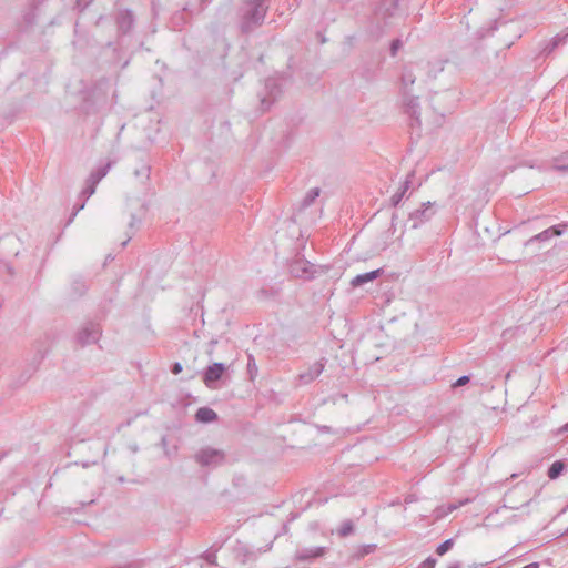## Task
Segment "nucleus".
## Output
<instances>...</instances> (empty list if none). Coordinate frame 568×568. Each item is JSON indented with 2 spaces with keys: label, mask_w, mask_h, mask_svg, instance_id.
<instances>
[{
  "label": "nucleus",
  "mask_w": 568,
  "mask_h": 568,
  "mask_svg": "<svg viewBox=\"0 0 568 568\" xmlns=\"http://www.w3.org/2000/svg\"><path fill=\"white\" fill-rule=\"evenodd\" d=\"M325 358H321L320 361L312 364L306 372H303L298 375V381L302 384H310L315 381L325 368Z\"/></svg>",
  "instance_id": "obj_6"
},
{
  "label": "nucleus",
  "mask_w": 568,
  "mask_h": 568,
  "mask_svg": "<svg viewBox=\"0 0 568 568\" xmlns=\"http://www.w3.org/2000/svg\"><path fill=\"white\" fill-rule=\"evenodd\" d=\"M405 109L406 112L415 120L417 125H420V119H419V103L417 97H409L405 99Z\"/></svg>",
  "instance_id": "obj_12"
},
{
  "label": "nucleus",
  "mask_w": 568,
  "mask_h": 568,
  "mask_svg": "<svg viewBox=\"0 0 568 568\" xmlns=\"http://www.w3.org/2000/svg\"><path fill=\"white\" fill-rule=\"evenodd\" d=\"M396 219H397V214H393V216H392V225H395Z\"/></svg>",
  "instance_id": "obj_34"
},
{
  "label": "nucleus",
  "mask_w": 568,
  "mask_h": 568,
  "mask_svg": "<svg viewBox=\"0 0 568 568\" xmlns=\"http://www.w3.org/2000/svg\"><path fill=\"white\" fill-rule=\"evenodd\" d=\"M562 429L566 430V432L568 430V423L564 426Z\"/></svg>",
  "instance_id": "obj_40"
},
{
  "label": "nucleus",
  "mask_w": 568,
  "mask_h": 568,
  "mask_svg": "<svg viewBox=\"0 0 568 568\" xmlns=\"http://www.w3.org/2000/svg\"><path fill=\"white\" fill-rule=\"evenodd\" d=\"M373 548H375V545H369V546H367V550H371V549H373Z\"/></svg>",
  "instance_id": "obj_39"
},
{
  "label": "nucleus",
  "mask_w": 568,
  "mask_h": 568,
  "mask_svg": "<svg viewBox=\"0 0 568 568\" xmlns=\"http://www.w3.org/2000/svg\"><path fill=\"white\" fill-rule=\"evenodd\" d=\"M383 272H384L383 268H377V270H374L371 272L358 274L352 278L351 285L353 287L363 286L364 284L372 282V281L376 280L377 277H379L383 274Z\"/></svg>",
  "instance_id": "obj_10"
},
{
  "label": "nucleus",
  "mask_w": 568,
  "mask_h": 568,
  "mask_svg": "<svg viewBox=\"0 0 568 568\" xmlns=\"http://www.w3.org/2000/svg\"><path fill=\"white\" fill-rule=\"evenodd\" d=\"M327 548L323 546L303 547L296 549L294 552V561L296 562H313L316 559L325 556Z\"/></svg>",
  "instance_id": "obj_3"
},
{
  "label": "nucleus",
  "mask_w": 568,
  "mask_h": 568,
  "mask_svg": "<svg viewBox=\"0 0 568 568\" xmlns=\"http://www.w3.org/2000/svg\"><path fill=\"white\" fill-rule=\"evenodd\" d=\"M453 545H454V539H452V538L443 541L442 544H439L437 546L436 554L439 556L445 555L448 550L452 549Z\"/></svg>",
  "instance_id": "obj_22"
},
{
  "label": "nucleus",
  "mask_w": 568,
  "mask_h": 568,
  "mask_svg": "<svg viewBox=\"0 0 568 568\" xmlns=\"http://www.w3.org/2000/svg\"><path fill=\"white\" fill-rule=\"evenodd\" d=\"M109 171V164L100 168L97 172H93L89 176V181L92 182V184L98 185V183L106 175Z\"/></svg>",
  "instance_id": "obj_20"
},
{
  "label": "nucleus",
  "mask_w": 568,
  "mask_h": 568,
  "mask_svg": "<svg viewBox=\"0 0 568 568\" xmlns=\"http://www.w3.org/2000/svg\"><path fill=\"white\" fill-rule=\"evenodd\" d=\"M413 178L414 173L412 172L406 176L405 181L402 183L399 189L392 195L390 203L393 206H397L402 202V200L406 195V192L410 187Z\"/></svg>",
  "instance_id": "obj_11"
},
{
  "label": "nucleus",
  "mask_w": 568,
  "mask_h": 568,
  "mask_svg": "<svg viewBox=\"0 0 568 568\" xmlns=\"http://www.w3.org/2000/svg\"><path fill=\"white\" fill-rule=\"evenodd\" d=\"M415 80H416V78H415L414 73L410 70L405 69L403 71V74L400 78L402 88L404 90H407L409 87H412L415 83Z\"/></svg>",
  "instance_id": "obj_19"
},
{
  "label": "nucleus",
  "mask_w": 568,
  "mask_h": 568,
  "mask_svg": "<svg viewBox=\"0 0 568 568\" xmlns=\"http://www.w3.org/2000/svg\"><path fill=\"white\" fill-rule=\"evenodd\" d=\"M436 560L433 558H427L419 568H435Z\"/></svg>",
  "instance_id": "obj_26"
},
{
  "label": "nucleus",
  "mask_w": 568,
  "mask_h": 568,
  "mask_svg": "<svg viewBox=\"0 0 568 568\" xmlns=\"http://www.w3.org/2000/svg\"><path fill=\"white\" fill-rule=\"evenodd\" d=\"M528 504H529V500H527V501L523 503V505H521V506H527Z\"/></svg>",
  "instance_id": "obj_41"
},
{
  "label": "nucleus",
  "mask_w": 568,
  "mask_h": 568,
  "mask_svg": "<svg viewBox=\"0 0 568 568\" xmlns=\"http://www.w3.org/2000/svg\"><path fill=\"white\" fill-rule=\"evenodd\" d=\"M126 18L129 19V26L132 23V17L130 14H126Z\"/></svg>",
  "instance_id": "obj_35"
},
{
  "label": "nucleus",
  "mask_w": 568,
  "mask_h": 568,
  "mask_svg": "<svg viewBox=\"0 0 568 568\" xmlns=\"http://www.w3.org/2000/svg\"><path fill=\"white\" fill-rule=\"evenodd\" d=\"M290 272L293 276L300 277V278H312L314 271L313 265L304 260H295L290 265Z\"/></svg>",
  "instance_id": "obj_7"
},
{
  "label": "nucleus",
  "mask_w": 568,
  "mask_h": 568,
  "mask_svg": "<svg viewBox=\"0 0 568 568\" xmlns=\"http://www.w3.org/2000/svg\"><path fill=\"white\" fill-rule=\"evenodd\" d=\"M101 336V328L98 324H88L78 333V341L81 345L94 343Z\"/></svg>",
  "instance_id": "obj_5"
},
{
  "label": "nucleus",
  "mask_w": 568,
  "mask_h": 568,
  "mask_svg": "<svg viewBox=\"0 0 568 568\" xmlns=\"http://www.w3.org/2000/svg\"><path fill=\"white\" fill-rule=\"evenodd\" d=\"M268 0H245L240 9V28L248 33L261 27L268 9Z\"/></svg>",
  "instance_id": "obj_1"
},
{
  "label": "nucleus",
  "mask_w": 568,
  "mask_h": 568,
  "mask_svg": "<svg viewBox=\"0 0 568 568\" xmlns=\"http://www.w3.org/2000/svg\"><path fill=\"white\" fill-rule=\"evenodd\" d=\"M562 232H564V230H562L561 225L551 226V227L540 232L539 234L530 237L525 243V245L526 246L531 245L534 242H537V241H539V242L548 241V240L552 239L554 236L560 235Z\"/></svg>",
  "instance_id": "obj_9"
},
{
  "label": "nucleus",
  "mask_w": 568,
  "mask_h": 568,
  "mask_svg": "<svg viewBox=\"0 0 568 568\" xmlns=\"http://www.w3.org/2000/svg\"><path fill=\"white\" fill-rule=\"evenodd\" d=\"M205 559L210 564H215L216 561V555L214 552H205Z\"/></svg>",
  "instance_id": "obj_29"
},
{
  "label": "nucleus",
  "mask_w": 568,
  "mask_h": 568,
  "mask_svg": "<svg viewBox=\"0 0 568 568\" xmlns=\"http://www.w3.org/2000/svg\"><path fill=\"white\" fill-rule=\"evenodd\" d=\"M195 458L202 466H217L224 460V454L217 449L204 448L196 454Z\"/></svg>",
  "instance_id": "obj_4"
},
{
  "label": "nucleus",
  "mask_w": 568,
  "mask_h": 568,
  "mask_svg": "<svg viewBox=\"0 0 568 568\" xmlns=\"http://www.w3.org/2000/svg\"><path fill=\"white\" fill-rule=\"evenodd\" d=\"M129 240H130V239H128V240H125L124 242H122V244H121V245H122V247H124V246L128 244Z\"/></svg>",
  "instance_id": "obj_36"
},
{
  "label": "nucleus",
  "mask_w": 568,
  "mask_h": 568,
  "mask_svg": "<svg viewBox=\"0 0 568 568\" xmlns=\"http://www.w3.org/2000/svg\"><path fill=\"white\" fill-rule=\"evenodd\" d=\"M448 568H460V564L456 561L454 564H450Z\"/></svg>",
  "instance_id": "obj_32"
},
{
  "label": "nucleus",
  "mask_w": 568,
  "mask_h": 568,
  "mask_svg": "<svg viewBox=\"0 0 568 568\" xmlns=\"http://www.w3.org/2000/svg\"><path fill=\"white\" fill-rule=\"evenodd\" d=\"M321 194V189L320 187H313L304 196L303 201H302V206L303 207H307L310 206L311 204L314 203V201L320 196Z\"/></svg>",
  "instance_id": "obj_17"
},
{
  "label": "nucleus",
  "mask_w": 568,
  "mask_h": 568,
  "mask_svg": "<svg viewBox=\"0 0 568 568\" xmlns=\"http://www.w3.org/2000/svg\"><path fill=\"white\" fill-rule=\"evenodd\" d=\"M224 371L225 366L223 363H213L207 366L203 375L204 384L211 387L212 383L217 382L222 377Z\"/></svg>",
  "instance_id": "obj_8"
},
{
  "label": "nucleus",
  "mask_w": 568,
  "mask_h": 568,
  "mask_svg": "<svg viewBox=\"0 0 568 568\" xmlns=\"http://www.w3.org/2000/svg\"><path fill=\"white\" fill-rule=\"evenodd\" d=\"M469 382V376L467 375H464V376H460L454 384H453V387H459V386H464L466 385L467 383Z\"/></svg>",
  "instance_id": "obj_25"
},
{
  "label": "nucleus",
  "mask_w": 568,
  "mask_h": 568,
  "mask_svg": "<svg viewBox=\"0 0 568 568\" xmlns=\"http://www.w3.org/2000/svg\"><path fill=\"white\" fill-rule=\"evenodd\" d=\"M195 419L200 423H211L217 419V414L210 407H201L196 410Z\"/></svg>",
  "instance_id": "obj_14"
},
{
  "label": "nucleus",
  "mask_w": 568,
  "mask_h": 568,
  "mask_svg": "<svg viewBox=\"0 0 568 568\" xmlns=\"http://www.w3.org/2000/svg\"><path fill=\"white\" fill-rule=\"evenodd\" d=\"M552 168L557 171H568V150L552 160Z\"/></svg>",
  "instance_id": "obj_15"
},
{
  "label": "nucleus",
  "mask_w": 568,
  "mask_h": 568,
  "mask_svg": "<svg viewBox=\"0 0 568 568\" xmlns=\"http://www.w3.org/2000/svg\"><path fill=\"white\" fill-rule=\"evenodd\" d=\"M182 369H183L182 364L179 363V362L174 363L173 366H172V373L174 375L180 374L182 372Z\"/></svg>",
  "instance_id": "obj_28"
},
{
  "label": "nucleus",
  "mask_w": 568,
  "mask_h": 568,
  "mask_svg": "<svg viewBox=\"0 0 568 568\" xmlns=\"http://www.w3.org/2000/svg\"><path fill=\"white\" fill-rule=\"evenodd\" d=\"M261 103H262V105H263L265 109H267V108H268V105H270V103H267V102H266V99H265V98H263V99L261 100Z\"/></svg>",
  "instance_id": "obj_31"
},
{
  "label": "nucleus",
  "mask_w": 568,
  "mask_h": 568,
  "mask_svg": "<svg viewBox=\"0 0 568 568\" xmlns=\"http://www.w3.org/2000/svg\"><path fill=\"white\" fill-rule=\"evenodd\" d=\"M354 531V524L351 519L344 520L337 529V535L342 538L349 536Z\"/></svg>",
  "instance_id": "obj_18"
},
{
  "label": "nucleus",
  "mask_w": 568,
  "mask_h": 568,
  "mask_svg": "<svg viewBox=\"0 0 568 568\" xmlns=\"http://www.w3.org/2000/svg\"><path fill=\"white\" fill-rule=\"evenodd\" d=\"M400 48H402V41L399 39L394 40L390 44L392 55H396Z\"/></svg>",
  "instance_id": "obj_24"
},
{
  "label": "nucleus",
  "mask_w": 568,
  "mask_h": 568,
  "mask_svg": "<svg viewBox=\"0 0 568 568\" xmlns=\"http://www.w3.org/2000/svg\"><path fill=\"white\" fill-rule=\"evenodd\" d=\"M95 187H97V185H95V184H92V182H91V181H89V179H88V180H87V185H85V187L82 190V192H81V194H80V196H81V199H82V203H81V204H79V205H74V212H73V214H72L71 220H72V219H73V217H74V216H75V215H77L81 210H83V209H84L87 200H88L90 196H92V195L94 194V192H95Z\"/></svg>",
  "instance_id": "obj_13"
},
{
  "label": "nucleus",
  "mask_w": 568,
  "mask_h": 568,
  "mask_svg": "<svg viewBox=\"0 0 568 568\" xmlns=\"http://www.w3.org/2000/svg\"><path fill=\"white\" fill-rule=\"evenodd\" d=\"M373 548H375V545H369V546H367V550H371V549H373Z\"/></svg>",
  "instance_id": "obj_38"
},
{
  "label": "nucleus",
  "mask_w": 568,
  "mask_h": 568,
  "mask_svg": "<svg viewBox=\"0 0 568 568\" xmlns=\"http://www.w3.org/2000/svg\"><path fill=\"white\" fill-rule=\"evenodd\" d=\"M568 39V27L560 33L556 34L552 39H551V48L550 50H554L555 48H557L559 44H562L566 42V40Z\"/></svg>",
  "instance_id": "obj_21"
},
{
  "label": "nucleus",
  "mask_w": 568,
  "mask_h": 568,
  "mask_svg": "<svg viewBox=\"0 0 568 568\" xmlns=\"http://www.w3.org/2000/svg\"><path fill=\"white\" fill-rule=\"evenodd\" d=\"M510 495H511V493H507V494H506L505 499H504V501H505V503L503 504V506H501V507H499V508H497V509L495 510V513H496V514H497V513H499V511H500V510H503V509H518V508H519V506H516V505H508V504H507V499L510 497Z\"/></svg>",
  "instance_id": "obj_23"
},
{
  "label": "nucleus",
  "mask_w": 568,
  "mask_h": 568,
  "mask_svg": "<svg viewBox=\"0 0 568 568\" xmlns=\"http://www.w3.org/2000/svg\"><path fill=\"white\" fill-rule=\"evenodd\" d=\"M93 0H75V4L80 10L85 9Z\"/></svg>",
  "instance_id": "obj_27"
},
{
  "label": "nucleus",
  "mask_w": 568,
  "mask_h": 568,
  "mask_svg": "<svg viewBox=\"0 0 568 568\" xmlns=\"http://www.w3.org/2000/svg\"><path fill=\"white\" fill-rule=\"evenodd\" d=\"M566 467V464L562 462V460H556L551 464V466L549 467L548 469V477L550 479H556L558 478L562 470L565 469Z\"/></svg>",
  "instance_id": "obj_16"
},
{
  "label": "nucleus",
  "mask_w": 568,
  "mask_h": 568,
  "mask_svg": "<svg viewBox=\"0 0 568 568\" xmlns=\"http://www.w3.org/2000/svg\"><path fill=\"white\" fill-rule=\"evenodd\" d=\"M494 517V513H490L488 516H487V519H491Z\"/></svg>",
  "instance_id": "obj_37"
},
{
  "label": "nucleus",
  "mask_w": 568,
  "mask_h": 568,
  "mask_svg": "<svg viewBox=\"0 0 568 568\" xmlns=\"http://www.w3.org/2000/svg\"><path fill=\"white\" fill-rule=\"evenodd\" d=\"M434 202H425L420 207L412 211L408 216V222L412 223V229H418L426 222H428L435 214Z\"/></svg>",
  "instance_id": "obj_2"
},
{
  "label": "nucleus",
  "mask_w": 568,
  "mask_h": 568,
  "mask_svg": "<svg viewBox=\"0 0 568 568\" xmlns=\"http://www.w3.org/2000/svg\"><path fill=\"white\" fill-rule=\"evenodd\" d=\"M247 366H248V371L251 372V368H256L255 367V363H254V358L252 355L248 356V363H247Z\"/></svg>",
  "instance_id": "obj_30"
},
{
  "label": "nucleus",
  "mask_w": 568,
  "mask_h": 568,
  "mask_svg": "<svg viewBox=\"0 0 568 568\" xmlns=\"http://www.w3.org/2000/svg\"><path fill=\"white\" fill-rule=\"evenodd\" d=\"M456 508H457V506H456V505H449V506H448V511H453V510H455Z\"/></svg>",
  "instance_id": "obj_33"
}]
</instances>
